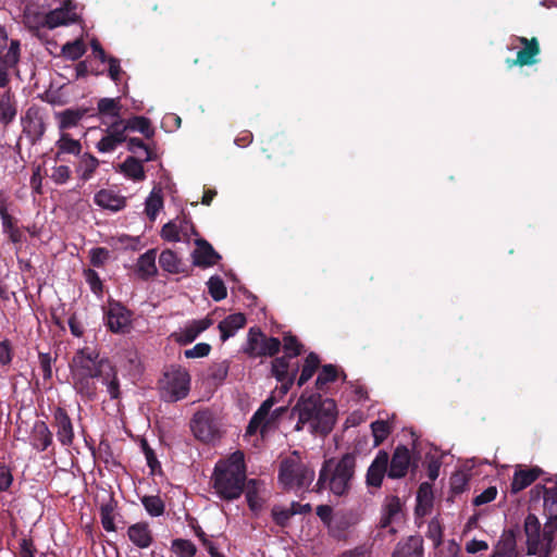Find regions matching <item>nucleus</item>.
Returning a JSON list of instances; mask_svg holds the SVG:
<instances>
[{
	"label": "nucleus",
	"instance_id": "1",
	"mask_svg": "<svg viewBox=\"0 0 557 557\" xmlns=\"http://www.w3.org/2000/svg\"><path fill=\"white\" fill-rule=\"evenodd\" d=\"M70 371L75 393L84 401L97 399L98 380L106 385L111 399L115 400L121 397L115 366L109 359L101 358L96 348L88 346L79 348L70 362Z\"/></svg>",
	"mask_w": 557,
	"mask_h": 557
},
{
	"label": "nucleus",
	"instance_id": "2",
	"mask_svg": "<svg viewBox=\"0 0 557 557\" xmlns=\"http://www.w3.org/2000/svg\"><path fill=\"white\" fill-rule=\"evenodd\" d=\"M545 482L554 484L545 490L544 512L547 522L541 527L534 513L528 515L523 522V532L527 535L528 555L549 557L554 552V539L557 530V476L547 478Z\"/></svg>",
	"mask_w": 557,
	"mask_h": 557
},
{
	"label": "nucleus",
	"instance_id": "3",
	"mask_svg": "<svg viewBox=\"0 0 557 557\" xmlns=\"http://www.w3.org/2000/svg\"><path fill=\"white\" fill-rule=\"evenodd\" d=\"M247 466L244 453L237 450L216 462L211 475L213 494L223 502H234L243 494L248 485Z\"/></svg>",
	"mask_w": 557,
	"mask_h": 557
},
{
	"label": "nucleus",
	"instance_id": "4",
	"mask_svg": "<svg viewBox=\"0 0 557 557\" xmlns=\"http://www.w3.org/2000/svg\"><path fill=\"white\" fill-rule=\"evenodd\" d=\"M298 414L295 430L300 431L304 424L311 422L315 432L330 434L336 421L335 400L323 398L320 394L302 395L296 403L293 414Z\"/></svg>",
	"mask_w": 557,
	"mask_h": 557
},
{
	"label": "nucleus",
	"instance_id": "5",
	"mask_svg": "<svg viewBox=\"0 0 557 557\" xmlns=\"http://www.w3.org/2000/svg\"><path fill=\"white\" fill-rule=\"evenodd\" d=\"M356 456L346 453L339 459L331 457L325 459L319 472L315 483V492L329 491L335 496L342 497L349 494L351 481L355 478Z\"/></svg>",
	"mask_w": 557,
	"mask_h": 557
},
{
	"label": "nucleus",
	"instance_id": "6",
	"mask_svg": "<svg viewBox=\"0 0 557 557\" xmlns=\"http://www.w3.org/2000/svg\"><path fill=\"white\" fill-rule=\"evenodd\" d=\"M284 356L275 357L272 361V374L278 383H281V393L286 394L294 385L297 373H299V364L289 363L293 358L299 357L304 352V344H301L292 333H285L283 343Z\"/></svg>",
	"mask_w": 557,
	"mask_h": 557
},
{
	"label": "nucleus",
	"instance_id": "7",
	"mask_svg": "<svg viewBox=\"0 0 557 557\" xmlns=\"http://www.w3.org/2000/svg\"><path fill=\"white\" fill-rule=\"evenodd\" d=\"M314 479V470L296 455L280 462L278 482L287 491H307Z\"/></svg>",
	"mask_w": 557,
	"mask_h": 557
},
{
	"label": "nucleus",
	"instance_id": "8",
	"mask_svg": "<svg viewBox=\"0 0 557 557\" xmlns=\"http://www.w3.org/2000/svg\"><path fill=\"white\" fill-rule=\"evenodd\" d=\"M189 392V374L186 368L173 367L160 381V393L163 401H178L187 397Z\"/></svg>",
	"mask_w": 557,
	"mask_h": 557
},
{
	"label": "nucleus",
	"instance_id": "9",
	"mask_svg": "<svg viewBox=\"0 0 557 557\" xmlns=\"http://www.w3.org/2000/svg\"><path fill=\"white\" fill-rule=\"evenodd\" d=\"M281 349V341L274 336H265L259 327H251L248 332L247 347L244 352L249 358H273Z\"/></svg>",
	"mask_w": 557,
	"mask_h": 557
},
{
	"label": "nucleus",
	"instance_id": "10",
	"mask_svg": "<svg viewBox=\"0 0 557 557\" xmlns=\"http://www.w3.org/2000/svg\"><path fill=\"white\" fill-rule=\"evenodd\" d=\"M104 324L112 334H125L131 330L132 312L116 300H110L104 309Z\"/></svg>",
	"mask_w": 557,
	"mask_h": 557
},
{
	"label": "nucleus",
	"instance_id": "11",
	"mask_svg": "<svg viewBox=\"0 0 557 557\" xmlns=\"http://www.w3.org/2000/svg\"><path fill=\"white\" fill-rule=\"evenodd\" d=\"M190 429L194 437L209 443L218 437L219 429L216 420L210 410H200L194 413L190 421Z\"/></svg>",
	"mask_w": 557,
	"mask_h": 557
},
{
	"label": "nucleus",
	"instance_id": "12",
	"mask_svg": "<svg viewBox=\"0 0 557 557\" xmlns=\"http://www.w3.org/2000/svg\"><path fill=\"white\" fill-rule=\"evenodd\" d=\"M387 468H389L387 478L397 480L406 478L408 470L416 469L417 463L412 460L410 449L406 445H398L392 453V457L389 456Z\"/></svg>",
	"mask_w": 557,
	"mask_h": 557
},
{
	"label": "nucleus",
	"instance_id": "13",
	"mask_svg": "<svg viewBox=\"0 0 557 557\" xmlns=\"http://www.w3.org/2000/svg\"><path fill=\"white\" fill-rule=\"evenodd\" d=\"M23 133L30 144H37L45 134V114L38 107H29L22 119Z\"/></svg>",
	"mask_w": 557,
	"mask_h": 557
},
{
	"label": "nucleus",
	"instance_id": "14",
	"mask_svg": "<svg viewBox=\"0 0 557 557\" xmlns=\"http://www.w3.org/2000/svg\"><path fill=\"white\" fill-rule=\"evenodd\" d=\"M52 426L55 430V437H58L61 446L71 447L74 444V424L64 408L59 406L53 409Z\"/></svg>",
	"mask_w": 557,
	"mask_h": 557
},
{
	"label": "nucleus",
	"instance_id": "15",
	"mask_svg": "<svg viewBox=\"0 0 557 557\" xmlns=\"http://www.w3.org/2000/svg\"><path fill=\"white\" fill-rule=\"evenodd\" d=\"M194 248L191 252L193 265L200 269L212 268L222 260V256L214 250L212 244L202 237L194 240Z\"/></svg>",
	"mask_w": 557,
	"mask_h": 557
},
{
	"label": "nucleus",
	"instance_id": "16",
	"mask_svg": "<svg viewBox=\"0 0 557 557\" xmlns=\"http://www.w3.org/2000/svg\"><path fill=\"white\" fill-rule=\"evenodd\" d=\"M99 115L102 124L109 126L106 136L126 137L125 120L119 115L121 107H99Z\"/></svg>",
	"mask_w": 557,
	"mask_h": 557
},
{
	"label": "nucleus",
	"instance_id": "17",
	"mask_svg": "<svg viewBox=\"0 0 557 557\" xmlns=\"http://www.w3.org/2000/svg\"><path fill=\"white\" fill-rule=\"evenodd\" d=\"M388 454L384 449L376 453L374 460L371 461L369 469L366 473V484L369 487L380 488L383 479L387 476L388 471Z\"/></svg>",
	"mask_w": 557,
	"mask_h": 557
},
{
	"label": "nucleus",
	"instance_id": "18",
	"mask_svg": "<svg viewBox=\"0 0 557 557\" xmlns=\"http://www.w3.org/2000/svg\"><path fill=\"white\" fill-rule=\"evenodd\" d=\"M211 325L212 320L208 317L202 320H191L186 326L180 329L178 332L172 333L171 337L181 345H188Z\"/></svg>",
	"mask_w": 557,
	"mask_h": 557
},
{
	"label": "nucleus",
	"instance_id": "19",
	"mask_svg": "<svg viewBox=\"0 0 557 557\" xmlns=\"http://www.w3.org/2000/svg\"><path fill=\"white\" fill-rule=\"evenodd\" d=\"M48 29H54L60 26H66L75 23L78 18L76 5L72 1H65L60 8L47 13Z\"/></svg>",
	"mask_w": 557,
	"mask_h": 557
},
{
	"label": "nucleus",
	"instance_id": "20",
	"mask_svg": "<svg viewBox=\"0 0 557 557\" xmlns=\"http://www.w3.org/2000/svg\"><path fill=\"white\" fill-rule=\"evenodd\" d=\"M424 556V547H423V539L419 534L409 535L400 539L398 543H396L394 552H392L391 557H423Z\"/></svg>",
	"mask_w": 557,
	"mask_h": 557
},
{
	"label": "nucleus",
	"instance_id": "21",
	"mask_svg": "<svg viewBox=\"0 0 557 557\" xmlns=\"http://www.w3.org/2000/svg\"><path fill=\"white\" fill-rule=\"evenodd\" d=\"M20 59V41L12 40L7 51L0 50V87L9 81V73L15 67Z\"/></svg>",
	"mask_w": 557,
	"mask_h": 557
},
{
	"label": "nucleus",
	"instance_id": "22",
	"mask_svg": "<svg viewBox=\"0 0 557 557\" xmlns=\"http://www.w3.org/2000/svg\"><path fill=\"white\" fill-rule=\"evenodd\" d=\"M543 473V469L539 466L515 470L511 485H509V492H511V494H518L527 490L528 486L533 484Z\"/></svg>",
	"mask_w": 557,
	"mask_h": 557
},
{
	"label": "nucleus",
	"instance_id": "23",
	"mask_svg": "<svg viewBox=\"0 0 557 557\" xmlns=\"http://www.w3.org/2000/svg\"><path fill=\"white\" fill-rule=\"evenodd\" d=\"M126 534L131 543L139 549H146L153 543L152 530L146 521L127 527Z\"/></svg>",
	"mask_w": 557,
	"mask_h": 557
},
{
	"label": "nucleus",
	"instance_id": "24",
	"mask_svg": "<svg viewBox=\"0 0 557 557\" xmlns=\"http://www.w3.org/2000/svg\"><path fill=\"white\" fill-rule=\"evenodd\" d=\"M275 404L274 396H269V398L264 399L262 405H260L259 409L253 412V416L251 417V420H249V423L247 425L246 430V436H252L255 435L258 430H260V434H264L268 430H271L270 426H264V420L267 418V413L270 409L273 408Z\"/></svg>",
	"mask_w": 557,
	"mask_h": 557
},
{
	"label": "nucleus",
	"instance_id": "25",
	"mask_svg": "<svg viewBox=\"0 0 557 557\" xmlns=\"http://www.w3.org/2000/svg\"><path fill=\"white\" fill-rule=\"evenodd\" d=\"M33 447L39 453H44L53 446V433L44 420H37L34 423L33 433H30Z\"/></svg>",
	"mask_w": 557,
	"mask_h": 557
},
{
	"label": "nucleus",
	"instance_id": "26",
	"mask_svg": "<svg viewBox=\"0 0 557 557\" xmlns=\"http://www.w3.org/2000/svg\"><path fill=\"white\" fill-rule=\"evenodd\" d=\"M520 534L519 527L505 529L502 537L496 545V552L493 555L519 557L518 548H516V541Z\"/></svg>",
	"mask_w": 557,
	"mask_h": 557
},
{
	"label": "nucleus",
	"instance_id": "27",
	"mask_svg": "<svg viewBox=\"0 0 557 557\" xmlns=\"http://www.w3.org/2000/svg\"><path fill=\"white\" fill-rule=\"evenodd\" d=\"M247 324V317L243 312L232 313L220 321L218 330L221 332L222 342H227L232 336Z\"/></svg>",
	"mask_w": 557,
	"mask_h": 557
},
{
	"label": "nucleus",
	"instance_id": "28",
	"mask_svg": "<svg viewBox=\"0 0 557 557\" xmlns=\"http://www.w3.org/2000/svg\"><path fill=\"white\" fill-rule=\"evenodd\" d=\"M94 200L97 207L101 209H109L114 212L124 209L126 206V199L124 196L106 188L96 193Z\"/></svg>",
	"mask_w": 557,
	"mask_h": 557
},
{
	"label": "nucleus",
	"instance_id": "29",
	"mask_svg": "<svg viewBox=\"0 0 557 557\" xmlns=\"http://www.w3.org/2000/svg\"><path fill=\"white\" fill-rule=\"evenodd\" d=\"M325 525L331 537L338 542H346L349 539L352 522L349 516L338 515L334 517V520L326 522Z\"/></svg>",
	"mask_w": 557,
	"mask_h": 557
},
{
	"label": "nucleus",
	"instance_id": "30",
	"mask_svg": "<svg viewBox=\"0 0 557 557\" xmlns=\"http://www.w3.org/2000/svg\"><path fill=\"white\" fill-rule=\"evenodd\" d=\"M90 112L89 108L85 109H67L65 111L55 113V117L59 120V129L64 132L65 129H71L79 125V122L84 119V116Z\"/></svg>",
	"mask_w": 557,
	"mask_h": 557
},
{
	"label": "nucleus",
	"instance_id": "31",
	"mask_svg": "<svg viewBox=\"0 0 557 557\" xmlns=\"http://www.w3.org/2000/svg\"><path fill=\"white\" fill-rule=\"evenodd\" d=\"M157 252L156 249H148L146 253L141 255L139 259H137V275L143 281H148L156 276L157 274V265H156Z\"/></svg>",
	"mask_w": 557,
	"mask_h": 557
},
{
	"label": "nucleus",
	"instance_id": "32",
	"mask_svg": "<svg viewBox=\"0 0 557 557\" xmlns=\"http://www.w3.org/2000/svg\"><path fill=\"white\" fill-rule=\"evenodd\" d=\"M158 263H160L161 269L168 273H186V264L183 263V260L171 249H165L161 252L160 258H158Z\"/></svg>",
	"mask_w": 557,
	"mask_h": 557
},
{
	"label": "nucleus",
	"instance_id": "33",
	"mask_svg": "<svg viewBox=\"0 0 557 557\" xmlns=\"http://www.w3.org/2000/svg\"><path fill=\"white\" fill-rule=\"evenodd\" d=\"M261 486H263L262 481L257 479H249L248 485H246V490H244V493H246L249 510H251L255 515H258V512L263 508L264 500L259 496Z\"/></svg>",
	"mask_w": 557,
	"mask_h": 557
},
{
	"label": "nucleus",
	"instance_id": "34",
	"mask_svg": "<svg viewBox=\"0 0 557 557\" xmlns=\"http://www.w3.org/2000/svg\"><path fill=\"white\" fill-rule=\"evenodd\" d=\"M143 162V160L136 157L127 156L124 162L120 164V172L133 181H144L146 180V173L144 172Z\"/></svg>",
	"mask_w": 557,
	"mask_h": 557
},
{
	"label": "nucleus",
	"instance_id": "35",
	"mask_svg": "<svg viewBox=\"0 0 557 557\" xmlns=\"http://www.w3.org/2000/svg\"><path fill=\"white\" fill-rule=\"evenodd\" d=\"M433 506V491L432 485L428 482H422L417 491V506L416 513L423 516L432 509Z\"/></svg>",
	"mask_w": 557,
	"mask_h": 557
},
{
	"label": "nucleus",
	"instance_id": "36",
	"mask_svg": "<svg viewBox=\"0 0 557 557\" xmlns=\"http://www.w3.org/2000/svg\"><path fill=\"white\" fill-rule=\"evenodd\" d=\"M520 41L524 47L518 52L516 64L519 65H532L536 62L535 57L540 52V48L536 39L529 41L527 38H520Z\"/></svg>",
	"mask_w": 557,
	"mask_h": 557
},
{
	"label": "nucleus",
	"instance_id": "37",
	"mask_svg": "<svg viewBox=\"0 0 557 557\" xmlns=\"http://www.w3.org/2000/svg\"><path fill=\"white\" fill-rule=\"evenodd\" d=\"M99 168V160L92 154L86 152L81 156L78 164H76L75 172L78 173L79 180L86 182L90 181Z\"/></svg>",
	"mask_w": 557,
	"mask_h": 557
},
{
	"label": "nucleus",
	"instance_id": "38",
	"mask_svg": "<svg viewBox=\"0 0 557 557\" xmlns=\"http://www.w3.org/2000/svg\"><path fill=\"white\" fill-rule=\"evenodd\" d=\"M55 147H58V153H55V159L58 160H61L60 156L63 153L79 157L82 151V145L79 140L71 138L70 134L64 132H61L60 138L58 141H55Z\"/></svg>",
	"mask_w": 557,
	"mask_h": 557
},
{
	"label": "nucleus",
	"instance_id": "39",
	"mask_svg": "<svg viewBox=\"0 0 557 557\" xmlns=\"http://www.w3.org/2000/svg\"><path fill=\"white\" fill-rule=\"evenodd\" d=\"M24 24L34 30L48 28L47 13L39 11L35 7H27L24 12Z\"/></svg>",
	"mask_w": 557,
	"mask_h": 557
},
{
	"label": "nucleus",
	"instance_id": "40",
	"mask_svg": "<svg viewBox=\"0 0 557 557\" xmlns=\"http://www.w3.org/2000/svg\"><path fill=\"white\" fill-rule=\"evenodd\" d=\"M320 368V357L315 352H309L308 357L305 358L302 369L298 376L296 384L298 386L305 385L314 375L315 371Z\"/></svg>",
	"mask_w": 557,
	"mask_h": 557
},
{
	"label": "nucleus",
	"instance_id": "41",
	"mask_svg": "<svg viewBox=\"0 0 557 557\" xmlns=\"http://www.w3.org/2000/svg\"><path fill=\"white\" fill-rule=\"evenodd\" d=\"M339 376L342 381L346 380V373H339L335 364H325L321 367L319 376L315 379V388L324 389L326 384L335 382Z\"/></svg>",
	"mask_w": 557,
	"mask_h": 557
},
{
	"label": "nucleus",
	"instance_id": "42",
	"mask_svg": "<svg viewBox=\"0 0 557 557\" xmlns=\"http://www.w3.org/2000/svg\"><path fill=\"white\" fill-rule=\"evenodd\" d=\"M125 125L127 131L141 133V135L148 139L153 136V128L151 127V123L145 116H132L131 119L125 120Z\"/></svg>",
	"mask_w": 557,
	"mask_h": 557
},
{
	"label": "nucleus",
	"instance_id": "43",
	"mask_svg": "<svg viewBox=\"0 0 557 557\" xmlns=\"http://www.w3.org/2000/svg\"><path fill=\"white\" fill-rule=\"evenodd\" d=\"M171 549L177 557H195L197 546L190 540L177 537L172 541Z\"/></svg>",
	"mask_w": 557,
	"mask_h": 557
},
{
	"label": "nucleus",
	"instance_id": "44",
	"mask_svg": "<svg viewBox=\"0 0 557 557\" xmlns=\"http://www.w3.org/2000/svg\"><path fill=\"white\" fill-rule=\"evenodd\" d=\"M113 510H115V500L110 498V502L100 505V522L102 529L107 532H114L116 530L113 522Z\"/></svg>",
	"mask_w": 557,
	"mask_h": 557
},
{
	"label": "nucleus",
	"instance_id": "45",
	"mask_svg": "<svg viewBox=\"0 0 557 557\" xmlns=\"http://www.w3.org/2000/svg\"><path fill=\"white\" fill-rule=\"evenodd\" d=\"M126 149L133 153H138L139 150L145 153L143 161H156L157 156L148 146L143 141L141 138L131 137L126 138Z\"/></svg>",
	"mask_w": 557,
	"mask_h": 557
},
{
	"label": "nucleus",
	"instance_id": "46",
	"mask_svg": "<svg viewBox=\"0 0 557 557\" xmlns=\"http://www.w3.org/2000/svg\"><path fill=\"white\" fill-rule=\"evenodd\" d=\"M391 425L385 420H375L371 423L372 438H374V447L381 446L391 434Z\"/></svg>",
	"mask_w": 557,
	"mask_h": 557
},
{
	"label": "nucleus",
	"instance_id": "47",
	"mask_svg": "<svg viewBox=\"0 0 557 557\" xmlns=\"http://www.w3.org/2000/svg\"><path fill=\"white\" fill-rule=\"evenodd\" d=\"M209 296L213 301H222L227 297V288L220 276H211L207 282Z\"/></svg>",
	"mask_w": 557,
	"mask_h": 557
},
{
	"label": "nucleus",
	"instance_id": "48",
	"mask_svg": "<svg viewBox=\"0 0 557 557\" xmlns=\"http://www.w3.org/2000/svg\"><path fill=\"white\" fill-rule=\"evenodd\" d=\"M141 505L151 517H160L163 515L164 504L160 496H144L141 497Z\"/></svg>",
	"mask_w": 557,
	"mask_h": 557
},
{
	"label": "nucleus",
	"instance_id": "49",
	"mask_svg": "<svg viewBox=\"0 0 557 557\" xmlns=\"http://www.w3.org/2000/svg\"><path fill=\"white\" fill-rule=\"evenodd\" d=\"M228 369V361L215 362L211 366V368H209L208 379L211 380L215 386H219L227 377Z\"/></svg>",
	"mask_w": 557,
	"mask_h": 557
},
{
	"label": "nucleus",
	"instance_id": "50",
	"mask_svg": "<svg viewBox=\"0 0 557 557\" xmlns=\"http://www.w3.org/2000/svg\"><path fill=\"white\" fill-rule=\"evenodd\" d=\"M163 207V199L159 191H152L150 193V196L146 199V214L150 221H154L157 218V214Z\"/></svg>",
	"mask_w": 557,
	"mask_h": 557
},
{
	"label": "nucleus",
	"instance_id": "51",
	"mask_svg": "<svg viewBox=\"0 0 557 557\" xmlns=\"http://www.w3.org/2000/svg\"><path fill=\"white\" fill-rule=\"evenodd\" d=\"M85 44L82 39L67 42L62 47L63 55L73 61L79 59L85 53Z\"/></svg>",
	"mask_w": 557,
	"mask_h": 557
},
{
	"label": "nucleus",
	"instance_id": "52",
	"mask_svg": "<svg viewBox=\"0 0 557 557\" xmlns=\"http://www.w3.org/2000/svg\"><path fill=\"white\" fill-rule=\"evenodd\" d=\"M126 137H114L104 135L101 137L98 144H96V149L99 150L100 153H110L114 151L117 145L125 143Z\"/></svg>",
	"mask_w": 557,
	"mask_h": 557
},
{
	"label": "nucleus",
	"instance_id": "53",
	"mask_svg": "<svg viewBox=\"0 0 557 557\" xmlns=\"http://www.w3.org/2000/svg\"><path fill=\"white\" fill-rule=\"evenodd\" d=\"M426 537L432 541L434 547H438L443 542V528L437 519L428 522Z\"/></svg>",
	"mask_w": 557,
	"mask_h": 557
},
{
	"label": "nucleus",
	"instance_id": "54",
	"mask_svg": "<svg viewBox=\"0 0 557 557\" xmlns=\"http://www.w3.org/2000/svg\"><path fill=\"white\" fill-rule=\"evenodd\" d=\"M140 447L143 454H145L147 466L150 468L151 472L154 473L157 470H160L161 463L158 461L156 453L151 447H149L146 440H141Z\"/></svg>",
	"mask_w": 557,
	"mask_h": 557
},
{
	"label": "nucleus",
	"instance_id": "55",
	"mask_svg": "<svg viewBox=\"0 0 557 557\" xmlns=\"http://www.w3.org/2000/svg\"><path fill=\"white\" fill-rule=\"evenodd\" d=\"M401 502L398 496H389L386 499L384 508H382V516L396 518L400 515Z\"/></svg>",
	"mask_w": 557,
	"mask_h": 557
},
{
	"label": "nucleus",
	"instance_id": "56",
	"mask_svg": "<svg viewBox=\"0 0 557 557\" xmlns=\"http://www.w3.org/2000/svg\"><path fill=\"white\" fill-rule=\"evenodd\" d=\"M294 517V513H290L289 509H285L277 505L273 506L272 509V518L275 524L280 528H285L289 524V519Z\"/></svg>",
	"mask_w": 557,
	"mask_h": 557
},
{
	"label": "nucleus",
	"instance_id": "57",
	"mask_svg": "<svg viewBox=\"0 0 557 557\" xmlns=\"http://www.w3.org/2000/svg\"><path fill=\"white\" fill-rule=\"evenodd\" d=\"M110 258V251L107 248L98 247L90 250V264L95 268H101Z\"/></svg>",
	"mask_w": 557,
	"mask_h": 557
},
{
	"label": "nucleus",
	"instance_id": "58",
	"mask_svg": "<svg viewBox=\"0 0 557 557\" xmlns=\"http://www.w3.org/2000/svg\"><path fill=\"white\" fill-rule=\"evenodd\" d=\"M212 348L210 347L209 344L207 343H198L196 345H194V347L191 348H188L185 350V357L187 359H193V358H205L209 355L210 350Z\"/></svg>",
	"mask_w": 557,
	"mask_h": 557
},
{
	"label": "nucleus",
	"instance_id": "59",
	"mask_svg": "<svg viewBox=\"0 0 557 557\" xmlns=\"http://www.w3.org/2000/svg\"><path fill=\"white\" fill-rule=\"evenodd\" d=\"M288 413V407L287 406H281L275 409H270L268 412V417H265L264 420V426L274 428L276 423L280 421L282 417Z\"/></svg>",
	"mask_w": 557,
	"mask_h": 557
},
{
	"label": "nucleus",
	"instance_id": "60",
	"mask_svg": "<svg viewBox=\"0 0 557 557\" xmlns=\"http://www.w3.org/2000/svg\"><path fill=\"white\" fill-rule=\"evenodd\" d=\"M38 549L32 537H24L18 542V557H35Z\"/></svg>",
	"mask_w": 557,
	"mask_h": 557
},
{
	"label": "nucleus",
	"instance_id": "61",
	"mask_svg": "<svg viewBox=\"0 0 557 557\" xmlns=\"http://www.w3.org/2000/svg\"><path fill=\"white\" fill-rule=\"evenodd\" d=\"M161 237L164 240L176 243L180 240V228L173 222L163 224L161 228Z\"/></svg>",
	"mask_w": 557,
	"mask_h": 557
},
{
	"label": "nucleus",
	"instance_id": "62",
	"mask_svg": "<svg viewBox=\"0 0 557 557\" xmlns=\"http://www.w3.org/2000/svg\"><path fill=\"white\" fill-rule=\"evenodd\" d=\"M497 493H498V491H497L496 486H488L486 488V491L474 496V498L472 500L473 506H483V505L491 503L492 500L495 499V497H497Z\"/></svg>",
	"mask_w": 557,
	"mask_h": 557
},
{
	"label": "nucleus",
	"instance_id": "63",
	"mask_svg": "<svg viewBox=\"0 0 557 557\" xmlns=\"http://www.w3.org/2000/svg\"><path fill=\"white\" fill-rule=\"evenodd\" d=\"M71 177V170L69 165L61 164L59 166L53 168L52 175L50 178L58 185H64Z\"/></svg>",
	"mask_w": 557,
	"mask_h": 557
},
{
	"label": "nucleus",
	"instance_id": "64",
	"mask_svg": "<svg viewBox=\"0 0 557 557\" xmlns=\"http://www.w3.org/2000/svg\"><path fill=\"white\" fill-rule=\"evenodd\" d=\"M450 486L453 494L457 495L463 493L468 486L467 476H465L462 473H456L450 479Z\"/></svg>",
	"mask_w": 557,
	"mask_h": 557
}]
</instances>
